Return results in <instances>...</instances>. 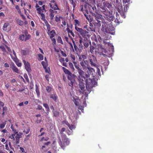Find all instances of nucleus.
Instances as JSON below:
<instances>
[{
    "label": "nucleus",
    "instance_id": "obj_31",
    "mask_svg": "<svg viewBox=\"0 0 153 153\" xmlns=\"http://www.w3.org/2000/svg\"><path fill=\"white\" fill-rule=\"evenodd\" d=\"M57 41L58 43H61L62 44H63V42L62 39L60 36H58L57 39Z\"/></svg>",
    "mask_w": 153,
    "mask_h": 153
},
{
    "label": "nucleus",
    "instance_id": "obj_3",
    "mask_svg": "<svg viewBox=\"0 0 153 153\" xmlns=\"http://www.w3.org/2000/svg\"><path fill=\"white\" fill-rule=\"evenodd\" d=\"M62 141L60 140L59 142V145L62 148L68 145L69 144L70 141L66 137V136L65 134H62Z\"/></svg>",
    "mask_w": 153,
    "mask_h": 153
},
{
    "label": "nucleus",
    "instance_id": "obj_36",
    "mask_svg": "<svg viewBox=\"0 0 153 153\" xmlns=\"http://www.w3.org/2000/svg\"><path fill=\"white\" fill-rule=\"evenodd\" d=\"M87 30L89 31H94L95 32V30L94 27H88V28L87 29Z\"/></svg>",
    "mask_w": 153,
    "mask_h": 153
},
{
    "label": "nucleus",
    "instance_id": "obj_24",
    "mask_svg": "<svg viewBox=\"0 0 153 153\" xmlns=\"http://www.w3.org/2000/svg\"><path fill=\"white\" fill-rule=\"evenodd\" d=\"M74 118L71 116H69V119L71 120L73 124H74L76 123L77 117L76 116H74Z\"/></svg>",
    "mask_w": 153,
    "mask_h": 153
},
{
    "label": "nucleus",
    "instance_id": "obj_21",
    "mask_svg": "<svg viewBox=\"0 0 153 153\" xmlns=\"http://www.w3.org/2000/svg\"><path fill=\"white\" fill-rule=\"evenodd\" d=\"M11 68L13 71L17 73H19V71L17 68L14 65L11 66Z\"/></svg>",
    "mask_w": 153,
    "mask_h": 153
},
{
    "label": "nucleus",
    "instance_id": "obj_18",
    "mask_svg": "<svg viewBox=\"0 0 153 153\" xmlns=\"http://www.w3.org/2000/svg\"><path fill=\"white\" fill-rule=\"evenodd\" d=\"M87 69L88 70L87 71V74H88L89 75V76H90V74H93V72H94V71L93 68L90 67H88Z\"/></svg>",
    "mask_w": 153,
    "mask_h": 153
},
{
    "label": "nucleus",
    "instance_id": "obj_32",
    "mask_svg": "<svg viewBox=\"0 0 153 153\" xmlns=\"http://www.w3.org/2000/svg\"><path fill=\"white\" fill-rule=\"evenodd\" d=\"M6 121H5L4 122L0 124V128H3L6 124Z\"/></svg>",
    "mask_w": 153,
    "mask_h": 153
},
{
    "label": "nucleus",
    "instance_id": "obj_9",
    "mask_svg": "<svg viewBox=\"0 0 153 153\" xmlns=\"http://www.w3.org/2000/svg\"><path fill=\"white\" fill-rule=\"evenodd\" d=\"M62 69L64 71V72L65 74L68 75V79H70L71 78L73 77L76 78V76L75 75L72 74L68 69L65 68L63 67L62 68Z\"/></svg>",
    "mask_w": 153,
    "mask_h": 153
},
{
    "label": "nucleus",
    "instance_id": "obj_52",
    "mask_svg": "<svg viewBox=\"0 0 153 153\" xmlns=\"http://www.w3.org/2000/svg\"><path fill=\"white\" fill-rule=\"evenodd\" d=\"M4 103L0 101V109H1V108L4 106Z\"/></svg>",
    "mask_w": 153,
    "mask_h": 153
},
{
    "label": "nucleus",
    "instance_id": "obj_46",
    "mask_svg": "<svg viewBox=\"0 0 153 153\" xmlns=\"http://www.w3.org/2000/svg\"><path fill=\"white\" fill-rule=\"evenodd\" d=\"M51 88L50 86H47L46 87V90L48 92H50L51 91Z\"/></svg>",
    "mask_w": 153,
    "mask_h": 153
},
{
    "label": "nucleus",
    "instance_id": "obj_53",
    "mask_svg": "<svg viewBox=\"0 0 153 153\" xmlns=\"http://www.w3.org/2000/svg\"><path fill=\"white\" fill-rule=\"evenodd\" d=\"M45 71L46 72L48 73L49 74H50V70L49 68H45Z\"/></svg>",
    "mask_w": 153,
    "mask_h": 153
},
{
    "label": "nucleus",
    "instance_id": "obj_11",
    "mask_svg": "<svg viewBox=\"0 0 153 153\" xmlns=\"http://www.w3.org/2000/svg\"><path fill=\"white\" fill-rule=\"evenodd\" d=\"M23 62L26 70L28 72H30L31 71V68L30 63L24 60H23Z\"/></svg>",
    "mask_w": 153,
    "mask_h": 153
},
{
    "label": "nucleus",
    "instance_id": "obj_12",
    "mask_svg": "<svg viewBox=\"0 0 153 153\" xmlns=\"http://www.w3.org/2000/svg\"><path fill=\"white\" fill-rule=\"evenodd\" d=\"M62 124H65L66 125H67L69 129L71 130H72L73 129H74L76 127L75 125H71V126L70 123H69L66 120L62 121Z\"/></svg>",
    "mask_w": 153,
    "mask_h": 153
},
{
    "label": "nucleus",
    "instance_id": "obj_15",
    "mask_svg": "<svg viewBox=\"0 0 153 153\" xmlns=\"http://www.w3.org/2000/svg\"><path fill=\"white\" fill-rule=\"evenodd\" d=\"M71 99L76 105L78 106L79 105V100L78 97L76 96H74L71 97Z\"/></svg>",
    "mask_w": 153,
    "mask_h": 153
},
{
    "label": "nucleus",
    "instance_id": "obj_30",
    "mask_svg": "<svg viewBox=\"0 0 153 153\" xmlns=\"http://www.w3.org/2000/svg\"><path fill=\"white\" fill-rule=\"evenodd\" d=\"M41 63L43 65L44 68H47L48 66V64L47 62H45L44 61H42L41 62Z\"/></svg>",
    "mask_w": 153,
    "mask_h": 153
},
{
    "label": "nucleus",
    "instance_id": "obj_51",
    "mask_svg": "<svg viewBox=\"0 0 153 153\" xmlns=\"http://www.w3.org/2000/svg\"><path fill=\"white\" fill-rule=\"evenodd\" d=\"M71 58L73 59V61H75V60L76 58L74 55H71Z\"/></svg>",
    "mask_w": 153,
    "mask_h": 153
},
{
    "label": "nucleus",
    "instance_id": "obj_48",
    "mask_svg": "<svg viewBox=\"0 0 153 153\" xmlns=\"http://www.w3.org/2000/svg\"><path fill=\"white\" fill-rule=\"evenodd\" d=\"M29 131H30L29 129L28 128H27L26 130H24L23 131V132L25 133L26 134H27L29 132Z\"/></svg>",
    "mask_w": 153,
    "mask_h": 153
},
{
    "label": "nucleus",
    "instance_id": "obj_62",
    "mask_svg": "<svg viewBox=\"0 0 153 153\" xmlns=\"http://www.w3.org/2000/svg\"><path fill=\"white\" fill-rule=\"evenodd\" d=\"M84 45L85 47H87L88 46L89 44L88 43L85 42L84 43Z\"/></svg>",
    "mask_w": 153,
    "mask_h": 153
},
{
    "label": "nucleus",
    "instance_id": "obj_39",
    "mask_svg": "<svg viewBox=\"0 0 153 153\" xmlns=\"http://www.w3.org/2000/svg\"><path fill=\"white\" fill-rule=\"evenodd\" d=\"M10 128L12 130V131L13 132V133H15V132H16V131H17V130H16V129H15L14 128V126H13V125H11V127H10Z\"/></svg>",
    "mask_w": 153,
    "mask_h": 153
},
{
    "label": "nucleus",
    "instance_id": "obj_38",
    "mask_svg": "<svg viewBox=\"0 0 153 153\" xmlns=\"http://www.w3.org/2000/svg\"><path fill=\"white\" fill-rule=\"evenodd\" d=\"M61 17L59 16L58 17L57 16H56L55 18V20L56 22H59L60 21V18Z\"/></svg>",
    "mask_w": 153,
    "mask_h": 153
},
{
    "label": "nucleus",
    "instance_id": "obj_5",
    "mask_svg": "<svg viewBox=\"0 0 153 153\" xmlns=\"http://www.w3.org/2000/svg\"><path fill=\"white\" fill-rule=\"evenodd\" d=\"M75 67L77 70V71L79 74V76L81 77H83L84 80H85L86 78H88L89 77V75L88 74H85V72L82 70L80 67L77 65H75Z\"/></svg>",
    "mask_w": 153,
    "mask_h": 153
},
{
    "label": "nucleus",
    "instance_id": "obj_14",
    "mask_svg": "<svg viewBox=\"0 0 153 153\" xmlns=\"http://www.w3.org/2000/svg\"><path fill=\"white\" fill-rule=\"evenodd\" d=\"M48 33L51 39L52 38L56 35V33L54 30H48Z\"/></svg>",
    "mask_w": 153,
    "mask_h": 153
},
{
    "label": "nucleus",
    "instance_id": "obj_40",
    "mask_svg": "<svg viewBox=\"0 0 153 153\" xmlns=\"http://www.w3.org/2000/svg\"><path fill=\"white\" fill-rule=\"evenodd\" d=\"M53 114L54 115L55 117H57L59 116V112L56 111H53Z\"/></svg>",
    "mask_w": 153,
    "mask_h": 153
},
{
    "label": "nucleus",
    "instance_id": "obj_7",
    "mask_svg": "<svg viewBox=\"0 0 153 153\" xmlns=\"http://www.w3.org/2000/svg\"><path fill=\"white\" fill-rule=\"evenodd\" d=\"M98 53L100 55L104 56L105 53V49L104 47H103L101 44L98 45L97 47Z\"/></svg>",
    "mask_w": 153,
    "mask_h": 153
},
{
    "label": "nucleus",
    "instance_id": "obj_57",
    "mask_svg": "<svg viewBox=\"0 0 153 153\" xmlns=\"http://www.w3.org/2000/svg\"><path fill=\"white\" fill-rule=\"evenodd\" d=\"M68 43L70 46V49L71 50H74L73 45L72 43L70 42H68Z\"/></svg>",
    "mask_w": 153,
    "mask_h": 153
},
{
    "label": "nucleus",
    "instance_id": "obj_8",
    "mask_svg": "<svg viewBox=\"0 0 153 153\" xmlns=\"http://www.w3.org/2000/svg\"><path fill=\"white\" fill-rule=\"evenodd\" d=\"M80 64L82 67V68L85 71L87 70L88 67V62L87 60H83L81 61Z\"/></svg>",
    "mask_w": 153,
    "mask_h": 153
},
{
    "label": "nucleus",
    "instance_id": "obj_6",
    "mask_svg": "<svg viewBox=\"0 0 153 153\" xmlns=\"http://www.w3.org/2000/svg\"><path fill=\"white\" fill-rule=\"evenodd\" d=\"M75 67L77 70V71L79 74V76L81 77H83L84 80H85L86 78H88L89 77V75L88 74H85V72L82 70L80 67L77 65H75Z\"/></svg>",
    "mask_w": 153,
    "mask_h": 153
},
{
    "label": "nucleus",
    "instance_id": "obj_17",
    "mask_svg": "<svg viewBox=\"0 0 153 153\" xmlns=\"http://www.w3.org/2000/svg\"><path fill=\"white\" fill-rule=\"evenodd\" d=\"M36 10L38 11L39 13H41L45 12V5H43L39 8L36 9Z\"/></svg>",
    "mask_w": 153,
    "mask_h": 153
},
{
    "label": "nucleus",
    "instance_id": "obj_47",
    "mask_svg": "<svg viewBox=\"0 0 153 153\" xmlns=\"http://www.w3.org/2000/svg\"><path fill=\"white\" fill-rule=\"evenodd\" d=\"M39 14L41 15V16L42 17L41 19L42 20L45 19V15L44 14V13H39Z\"/></svg>",
    "mask_w": 153,
    "mask_h": 153
},
{
    "label": "nucleus",
    "instance_id": "obj_10",
    "mask_svg": "<svg viewBox=\"0 0 153 153\" xmlns=\"http://www.w3.org/2000/svg\"><path fill=\"white\" fill-rule=\"evenodd\" d=\"M89 60L91 66L96 67L97 65L96 64L97 61L96 58L93 55L91 56L89 59Z\"/></svg>",
    "mask_w": 153,
    "mask_h": 153
},
{
    "label": "nucleus",
    "instance_id": "obj_44",
    "mask_svg": "<svg viewBox=\"0 0 153 153\" xmlns=\"http://www.w3.org/2000/svg\"><path fill=\"white\" fill-rule=\"evenodd\" d=\"M80 10L83 12L85 16H86V15L84 13V11L85 10L84 9H83V5H81L80 6Z\"/></svg>",
    "mask_w": 153,
    "mask_h": 153
},
{
    "label": "nucleus",
    "instance_id": "obj_2",
    "mask_svg": "<svg viewBox=\"0 0 153 153\" xmlns=\"http://www.w3.org/2000/svg\"><path fill=\"white\" fill-rule=\"evenodd\" d=\"M22 134L23 133L22 132H18L17 131L10 135L9 138L12 140V141L15 140L16 144H18L19 143V139L22 137Z\"/></svg>",
    "mask_w": 153,
    "mask_h": 153
},
{
    "label": "nucleus",
    "instance_id": "obj_23",
    "mask_svg": "<svg viewBox=\"0 0 153 153\" xmlns=\"http://www.w3.org/2000/svg\"><path fill=\"white\" fill-rule=\"evenodd\" d=\"M75 78H73V77H71V78L70 79H68L71 81V83H69V85L71 87L73 86V83L75 82Z\"/></svg>",
    "mask_w": 153,
    "mask_h": 153
},
{
    "label": "nucleus",
    "instance_id": "obj_28",
    "mask_svg": "<svg viewBox=\"0 0 153 153\" xmlns=\"http://www.w3.org/2000/svg\"><path fill=\"white\" fill-rule=\"evenodd\" d=\"M9 25V24L8 22L4 23L3 27V30H4L7 31V27Z\"/></svg>",
    "mask_w": 153,
    "mask_h": 153
},
{
    "label": "nucleus",
    "instance_id": "obj_20",
    "mask_svg": "<svg viewBox=\"0 0 153 153\" xmlns=\"http://www.w3.org/2000/svg\"><path fill=\"white\" fill-rule=\"evenodd\" d=\"M50 7L51 8V9H53L54 10H55L54 11L57 10H59V8L56 3H55L54 5L51 4H50Z\"/></svg>",
    "mask_w": 153,
    "mask_h": 153
},
{
    "label": "nucleus",
    "instance_id": "obj_25",
    "mask_svg": "<svg viewBox=\"0 0 153 153\" xmlns=\"http://www.w3.org/2000/svg\"><path fill=\"white\" fill-rule=\"evenodd\" d=\"M13 53L14 55V57H13L12 56H11L12 59H13V61H14L15 62H16V61L18 60V59L16 58V53L14 51V50H13Z\"/></svg>",
    "mask_w": 153,
    "mask_h": 153
},
{
    "label": "nucleus",
    "instance_id": "obj_56",
    "mask_svg": "<svg viewBox=\"0 0 153 153\" xmlns=\"http://www.w3.org/2000/svg\"><path fill=\"white\" fill-rule=\"evenodd\" d=\"M59 61L62 63H63L65 61L64 58H61L60 59Z\"/></svg>",
    "mask_w": 153,
    "mask_h": 153
},
{
    "label": "nucleus",
    "instance_id": "obj_50",
    "mask_svg": "<svg viewBox=\"0 0 153 153\" xmlns=\"http://www.w3.org/2000/svg\"><path fill=\"white\" fill-rule=\"evenodd\" d=\"M18 12L22 16V19H25V16L23 15H22V13H21V12L20 11V10H19V11H18Z\"/></svg>",
    "mask_w": 153,
    "mask_h": 153
},
{
    "label": "nucleus",
    "instance_id": "obj_49",
    "mask_svg": "<svg viewBox=\"0 0 153 153\" xmlns=\"http://www.w3.org/2000/svg\"><path fill=\"white\" fill-rule=\"evenodd\" d=\"M70 3L72 4V5H73V7H75V3L74 2L73 0H72V1H70Z\"/></svg>",
    "mask_w": 153,
    "mask_h": 153
},
{
    "label": "nucleus",
    "instance_id": "obj_43",
    "mask_svg": "<svg viewBox=\"0 0 153 153\" xmlns=\"http://www.w3.org/2000/svg\"><path fill=\"white\" fill-rule=\"evenodd\" d=\"M65 130V128H62L61 129L60 131V132L62 134H62H64L63 133Z\"/></svg>",
    "mask_w": 153,
    "mask_h": 153
},
{
    "label": "nucleus",
    "instance_id": "obj_4",
    "mask_svg": "<svg viewBox=\"0 0 153 153\" xmlns=\"http://www.w3.org/2000/svg\"><path fill=\"white\" fill-rule=\"evenodd\" d=\"M30 37V35L27 32L24 31L19 35V39L22 41H26L29 39Z\"/></svg>",
    "mask_w": 153,
    "mask_h": 153
},
{
    "label": "nucleus",
    "instance_id": "obj_29",
    "mask_svg": "<svg viewBox=\"0 0 153 153\" xmlns=\"http://www.w3.org/2000/svg\"><path fill=\"white\" fill-rule=\"evenodd\" d=\"M36 91L38 97H39L40 95V92L39 88L37 85H36Z\"/></svg>",
    "mask_w": 153,
    "mask_h": 153
},
{
    "label": "nucleus",
    "instance_id": "obj_26",
    "mask_svg": "<svg viewBox=\"0 0 153 153\" xmlns=\"http://www.w3.org/2000/svg\"><path fill=\"white\" fill-rule=\"evenodd\" d=\"M50 97L53 99L54 101H56L57 98V96L56 94H52L51 95Z\"/></svg>",
    "mask_w": 153,
    "mask_h": 153
},
{
    "label": "nucleus",
    "instance_id": "obj_33",
    "mask_svg": "<svg viewBox=\"0 0 153 153\" xmlns=\"http://www.w3.org/2000/svg\"><path fill=\"white\" fill-rule=\"evenodd\" d=\"M43 106L46 109L47 111L48 112L50 110V109L48 104L47 103L44 104Z\"/></svg>",
    "mask_w": 153,
    "mask_h": 153
},
{
    "label": "nucleus",
    "instance_id": "obj_42",
    "mask_svg": "<svg viewBox=\"0 0 153 153\" xmlns=\"http://www.w3.org/2000/svg\"><path fill=\"white\" fill-rule=\"evenodd\" d=\"M51 39V40L53 42L52 43V44L53 45H56V39L55 38H53Z\"/></svg>",
    "mask_w": 153,
    "mask_h": 153
},
{
    "label": "nucleus",
    "instance_id": "obj_60",
    "mask_svg": "<svg viewBox=\"0 0 153 153\" xmlns=\"http://www.w3.org/2000/svg\"><path fill=\"white\" fill-rule=\"evenodd\" d=\"M16 62V65L18 67H20L21 66L22 64L21 63H20V62L17 63V62Z\"/></svg>",
    "mask_w": 153,
    "mask_h": 153
},
{
    "label": "nucleus",
    "instance_id": "obj_59",
    "mask_svg": "<svg viewBox=\"0 0 153 153\" xmlns=\"http://www.w3.org/2000/svg\"><path fill=\"white\" fill-rule=\"evenodd\" d=\"M5 147V149L6 150H7L10 151L9 148L8 147V145L7 143H6V144Z\"/></svg>",
    "mask_w": 153,
    "mask_h": 153
},
{
    "label": "nucleus",
    "instance_id": "obj_45",
    "mask_svg": "<svg viewBox=\"0 0 153 153\" xmlns=\"http://www.w3.org/2000/svg\"><path fill=\"white\" fill-rule=\"evenodd\" d=\"M69 65L71 69L74 70V67L73 64L72 63L69 62Z\"/></svg>",
    "mask_w": 153,
    "mask_h": 153
},
{
    "label": "nucleus",
    "instance_id": "obj_35",
    "mask_svg": "<svg viewBox=\"0 0 153 153\" xmlns=\"http://www.w3.org/2000/svg\"><path fill=\"white\" fill-rule=\"evenodd\" d=\"M75 30L77 31L78 32H79V33L80 32H81V31L82 30L81 28H79L78 27H75Z\"/></svg>",
    "mask_w": 153,
    "mask_h": 153
},
{
    "label": "nucleus",
    "instance_id": "obj_1",
    "mask_svg": "<svg viewBox=\"0 0 153 153\" xmlns=\"http://www.w3.org/2000/svg\"><path fill=\"white\" fill-rule=\"evenodd\" d=\"M77 79L79 82V88L81 89L80 91L83 94L85 95H88L89 94L91 91V88L95 86L97 83L96 80L94 79H87L86 81V90H85L84 83L83 82L84 80H83V77H81L80 76H78Z\"/></svg>",
    "mask_w": 153,
    "mask_h": 153
},
{
    "label": "nucleus",
    "instance_id": "obj_61",
    "mask_svg": "<svg viewBox=\"0 0 153 153\" xmlns=\"http://www.w3.org/2000/svg\"><path fill=\"white\" fill-rule=\"evenodd\" d=\"M24 76L25 78L28 81V76L26 74H25L24 75Z\"/></svg>",
    "mask_w": 153,
    "mask_h": 153
},
{
    "label": "nucleus",
    "instance_id": "obj_16",
    "mask_svg": "<svg viewBox=\"0 0 153 153\" xmlns=\"http://www.w3.org/2000/svg\"><path fill=\"white\" fill-rule=\"evenodd\" d=\"M94 16L95 17V19L96 20L97 22V23H99L101 22L100 20H102V16L101 15L97 14H94Z\"/></svg>",
    "mask_w": 153,
    "mask_h": 153
},
{
    "label": "nucleus",
    "instance_id": "obj_64",
    "mask_svg": "<svg viewBox=\"0 0 153 153\" xmlns=\"http://www.w3.org/2000/svg\"><path fill=\"white\" fill-rule=\"evenodd\" d=\"M4 66L5 67L7 68H8L9 67V64L7 63H6L4 64Z\"/></svg>",
    "mask_w": 153,
    "mask_h": 153
},
{
    "label": "nucleus",
    "instance_id": "obj_58",
    "mask_svg": "<svg viewBox=\"0 0 153 153\" xmlns=\"http://www.w3.org/2000/svg\"><path fill=\"white\" fill-rule=\"evenodd\" d=\"M78 108L80 110H81V111L82 112L83 110V107L82 106H79L78 107Z\"/></svg>",
    "mask_w": 153,
    "mask_h": 153
},
{
    "label": "nucleus",
    "instance_id": "obj_63",
    "mask_svg": "<svg viewBox=\"0 0 153 153\" xmlns=\"http://www.w3.org/2000/svg\"><path fill=\"white\" fill-rule=\"evenodd\" d=\"M82 58L84 59H85L87 58L86 56L84 55H82Z\"/></svg>",
    "mask_w": 153,
    "mask_h": 153
},
{
    "label": "nucleus",
    "instance_id": "obj_22",
    "mask_svg": "<svg viewBox=\"0 0 153 153\" xmlns=\"http://www.w3.org/2000/svg\"><path fill=\"white\" fill-rule=\"evenodd\" d=\"M88 33V32L87 31L82 29L80 34L83 37H85Z\"/></svg>",
    "mask_w": 153,
    "mask_h": 153
},
{
    "label": "nucleus",
    "instance_id": "obj_34",
    "mask_svg": "<svg viewBox=\"0 0 153 153\" xmlns=\"http://www.w3.org/2000/svg\"><path fill=\"white\" fill-rule=\"evenodd\" d=\"M38 57H39V58H38L39 60H42L43 59V58H44L43 56L40 53L38 55Z\"/></svg>",
    "mask_w": 153,
    "mask_h": 153
},
{
    "label": "nucleus",
    "instance_id": "obj_55",
    "mask_svg": "<svg viewBox=\"0 0 153 153\" xmlns=\"http://www.w3.org/2000/svg\"><path fill=\"white\" fill-rule=\"evenodd\" d=\"M49 139V138L48 137H46L45 138H44V137L42 138L41 139V140H45V141H47Z\"/></svg>",
    "mask_w": 153,
    "mask_h": 153
},
{
    "label": "nucleus",
    "instance_id": "obj_13",
    "mask_svg": "<svg viewBox=\"0 0 153 153\" xmlns=\"http://www.w3.org/2000/svg\"><path fill=\"white\" fill-rule=\"evenodd\" d=\"M49 12L50 13L49 16H50V19L51 20H52L53 19L55 15L57 13V11H54L52 9H50Z\"/></svg>",
    "mask_w": 153,
    "mask_h": 153
},
{
    "label": "nucleus",
    "instance_id": "obj_41",
    "mask_svg": "<svg viewBox=\"0 0 153 153\" xmlns=\"http://www.w3.org/2000/svg\"><path fill=\"white\" fill-rule=\"evenodd\" d=\"M0 50L4 52V53L5 52V48L2 46H0Z\"/></svg>",
    "mask_w": 153,
    "mask_h": 153
},
{
    "label": "nucleus",
    "instance_id": "obj_37",
    "mask_svg": "<svg viewBox=\"0 0 153 153\" xmlns=\"http://www.w3.org/2000/svg\"><path fill=\"white\" fill-rule=\"evenodd\" d=\"M90 51L91 53H94V50L95 49V48L94 47L92 46H90Z\"/></svg>",
    "mask_w": 153,
    "mask_h": 153
},
{
    "label": "nucleus",
    "instance_id": "obj_19",
    "mask_svg": "<svg viewBox=\"0 0 153 153\" xmlns=\"http://www.w3.org/2000/svg\"><path fill=\"white\" fill-rule=\"evenodd\" d=\"M15 20L17 24L21 26L23 25H24V22L21 19H19V18H16Z\"/></svg>",
    "mask_w": 153,
    "mask_h": 153
},
{
    "label": "nucleus",
    "instance_id": "obj_27",
    "mask_svg": "<svg viewBox=\"0 0 153 153\" xmlns=\"http://www.w3.org/2000/svg\"><path fill=\"white\" fill-rule=\"evenodd\" d=\"M74 25L75 26L80 27V25L79 21L77 19H75L74 21Z\"/></svg>",
    "mask_w": 153,
    "mask_h": 153
},
{
    "label": "nucleus",
    "instance_id": "obj_54",
    "mask_svg": "<svg viewBox=\"0 0 153 153\" xmlns=\"http://www.w3.org/2000/svg\"><path fill=\"white\" fill-rule=\"evenodd\" d=\"M5 47H6V48L8 50V51L10 53H11L12 51H11V50L7 45H5Z\"/></svg>",
    "mask_w": 153,
    "mask_h": 153
}]
</instances>
